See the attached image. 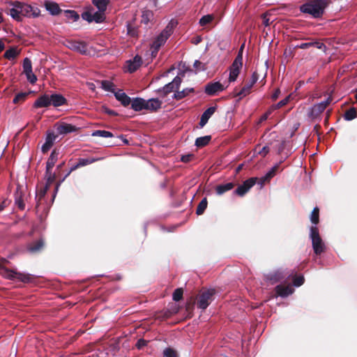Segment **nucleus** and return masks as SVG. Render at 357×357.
Here are the masks:
<instances>
[{
    "label": "nucleus",
    "instance_id": "obj_45",
    "mask_svg": "<svg viewBox=\"0 0 357 357\" xmlns=\"http://www.w3.org/2000/svg\"><path fill=\"white\" fill-rule=\"evenodd\" d=\"M356 117V111L352 107L347 110L344 114V118L347 121H351Z\"/></svg>",
    "mask_w": 357,
    "mask_h": 357
},
{
    "label": "nucleus",
    "instance_id": "obj_25",
    "mask_svg": "<svg viewBox=\"0 0 357 357\" xmlns=\"http://www.w3.org/2000/svg\"><path fill=\"white\" fill-rule=\"evenodd\" d=\"M284 277L285 275H284L282 271L277 270L266 275V278L268 281H270L271 284H274L280 281Z\"/></svg>",
    "mask_w": 357,
    "mask_h": 357
},
{
    "label": "nucleus",
    "instance_id": "obj_23",
    "mask_svg": "<svg viewBox=\"0 0 357 357\" xmlns=\"http://www.w3.org/2000/svg\"><path fill=\"white\" fill-rule=\"evenodd\" d=\"M59 150H56V149H54L47 161V163H46V169H47V174H48V172H50V169H52L53 168V167L54 166L56 162L57 161L58 158H59Z\"/></svg>",
    "mask_w": 357,
    "mask_h": 357
},
{
    "label": "nucleus",
    "instance_id": "obj_52",
    "mask_svg": "<svg viewBox=\"0 0 357 357\" xmlns=\"http://www.w3.org/2000/svg\"><path fill=\"white\" fill-rule=\"evenodd\" d=\"M27 80L31 84H34L37 81V77L32 70L24 73Z\"/></svg>",
    "mask_w": 357,
    "mask_h": 357
},
{
    "label": "nucleus",
    "instance_id": "obj_24",
    "mask_svg": "<svg viewBox=\"0 0 357 357\" xmlns=\"http://www.w3.org/2000/svg\"><path fill=\"white\" fill-rule=\"evenodd\" d=\"M114 96L124 107L128 106L131 102L130 98L122 90L114 92Z\"/></svg>",
    "mask_w": 357,
    "mask_h": 357
},
{
    "label": "nucleus",
    "instance_id": "obj_50",
    "mask_svg": "<svg viewBox=\"0 0 357 357\" xmlns=\"http://www.w3.org/2000/svg\"><path fill=\"white\" fill-rule=\"evenodd\" d=\"M27 95L28 93L26 92H21L17 93L13 100V103L17 104L21 101H24L26 98Z\"/></svg>",
    "mask_w": 357,
    "mask_h": 357
},
{
    "label": "nucleus",
    "instance_id": "obj_61",
    "mask_svg": "<svg viewBox=\"0 0 357 357\" xmlns=\"http://www.w3.org/2000/svg\"><path fill=\"white\" fill-rule=\"evenodd\" d=\"M146 344V341H145L143 339H139L137 344H136V346L138 349H141L143 347H144L145 345Z\"/></svg>",
    "mask_w": 357,
    "mask_h": 357
},
{
    "label": "nucleus",
    "instance_id": "obj_14",
    "mask_svg": "<svg viewBox=\"0 0 357 357\" xmlns=\"http://www.w3.org/2000/svg\"><path fill=\"white\" fill-rule=\"evenodd\" d=\"M102 159V158H95V157H91V158H79L78 160L77 163L74 167H71L70 170L65 176V177L63 178V180L61 181H63L65 179V178L67 177L70 174V173L72 171L75 170V169L80 167H84V166L90 165V164H92V163L99 161Z\"/></svg>",
    "mask_w": 357,
    "mask_h": 357
},
{
    "label": "nucleus",
    "instance_id": "obj_5",
    "mask_svg": "<svg viewBox=\"0 0 357 357\" xmlns=\"http://www.w3.org/2000/svg\"><path fill=\"white\" fill-rule=\"evenodd\" d=\"M0 273L6 278L10 280H17L23 282H29L31 275L22 273H19L4 267H0Z\"/></svg>",
    "mask_w": 357,
    "mask_h": 357
},
{
    "label": "nucleus",
    "instance_id": "obj_60",
    "mask_svg": "<svg viewBox=\"0 0 357 357\" xmlns=\"http://www.w3.org/2000/svg\"><path fill=\"white\" fill-rule=\"evenodd\" d=\"M273 111V109H271V107L265 114H264L261 116L260 121H266L268 119V117L269 116V115L272 113Z\"/></svg>",
    "mask_w": 357,
    "mask_h": 357
},
{
    "label": "nucleus",
    "instance_id": "obj_43",
    "mask_svg": "<svg viewBox=\"0 0 357 357\" xmlns=\"http://www.w3.org/2000/svg\"><path fill=\"white\" fill-rule=\"evenodd\" d=\"M207 204H208V202H207L206 198V197L203 198L202 199V201L199 202V204L197 208L196 213L197 215H202L206 210V208L207 207Z\"/></svg>",
    "mask_w": 357,
    "mask_h": 357
},
{
    "label": "nucleus",
    "instance_id": "obj_44",
    "mask_svg": "<svg viewBox=\"0 0 357 357\" xmlns=\"http://www.w3.org/2000/svg\"><path fill=\"white\" fill-rule=\"evenodd\" d=\"M319 209L318 207H314L310 215V220L314 226H316L319 222Z\"/></svg>",
    "mask_w": 357,
    "mask_h": 357
},
{
    "label": "nucleus",
    "instance_id": "obj_57",
    "mask_svg": "<svg viewBox=\"0 0 357 357\" xmlns=\"http://www.w3.org/2000/svg\"><path fill=\"white\" fill-rule=\"evenodd\" d=\"M45 176L47 177V181L49 184L52 183L55 178V174H52V169H50L48 174L46 173Z\"/></svg>",
    "mask_w": 357,
    "mask_h": 357
},
{
    "label": "nucleus",
    "instance_id": "obj_40",
    "mask_svg": "<svg viewBox=\"0 0 357 357\" xmlns=\"http://www.w3.org/2000/svg\"><path fill=\"white\" fill-rule=\"evenodd\" d=\"M93 3L100 11H105L108 3V0H92Z\"/></svg>",
    "mask_w": 357,
    "mask_h": 357
},
{
    "label": "nucleus",
    "instance_id": "obj_54",
    "mask_svg": "<svg viewBox=\"0 0 357 357\" xmlns=\"http://www.w3.org/2000/svg\"><path fill=\"white\" fill-rule=\"evenodd\" d=\"M212 20H213L212 15H204L199 20V24L201 26H204V25L210 23L212 21Z\"/></svg>",
    "mask_w": 357,
    "mask_h": 357
},
{
    "label": "nucleus",
    "instance_id": "obj_41",
    "mask_svg": "<svg viewBox=\"0 0 357 357\" xmlns=\"http://www.w3.org/2000/svg\"><path fill=\"white\" fill-rule=\"evenodd\" d=\"M104 12L105 11H100L99 10L98 11L93 12V19H94L93 22L96 23L102 22L105 19Z\"/></svg>",
    "mask_w": 357,
    "mask_h": 357
},
{
    "label": "nucleus",
    "instance_id": "obj_3",
    "mask_svg": "<svg viewBox=\"0 0 357 357\" xmlns=\"http://www.w3.org/2000/svg\"><path fill=\"white\" fill-rule=\"evenodd\" d=\"M330 3V0H310L300 7L303 13L311 15L314 18L320 17Z\"/></svg>",
    "mask_w": 357,
    "mask_h": 357
},
{
    "label": "nucleus",
    "instance_id": "obj_6",
    "mask_svg": "<svg viewBox=\"0 0 357 357\" xmlns=\"http://www.w3.org/2000/svg\"><path fill=\"white\" fill-rule=\"evenodd\" d=\"M332 98L328 97L325 100L319 103L314 104L312 107H310L307 111V116L310 119H317L331 102Z\"/></svg>",
    "mask_w": 357,
    "mask_h": 357
},
{
    "label": "nucleus",
    "instance_id": "obj_42",
    "mask_svg": "<svg viewBox=\"0 0 357 357\" xmlns=\"http://www.w3.org/2000/svg\"><path fill=\"white\" fill-rule=\"evenodd\" d=\"M92 136H97V137H105V138H109V137H112L114 136V135L111 132H109V131L102 130H95L92 133Z\"/></svg>",
    "mask_w": 357,
    "mask_h": 357
},
{
    "label": "nucleus",
    "instance_id": "obj_64",
    "mask_svg": "<svg viewBox=\"0 0 357 357\" xmlns=\"http://www.w3.org/2000/svg\"><path fill=\"white\" fill-rule=\"evenodd\" d=\"M192 155H185L181 157V161L183 162H188L191 160Z\"/></svg>",
    "mask_w": 357,
    "mask_h": 357
},
{
    "label": "nucleus",
    "instance_id": "obj_47",
    "mask_svg": "<svg viewBox=\"0 0 357 357\" xmlns=\"http://www.w3.org/2000/svg\"><path fill=\"white\" fill-rule=\"evenodd\" d=\"M269 151L270 149L268 146H264L261 148L259 145H257L255 148V151H257V154L262 157H265L269 153Z\"/></svg>",
    "mask_w": 357,
    "mask_h": 357
},
{
    "label": "nucleus",
    "instance_id": "obj_17",
    "mask_svg": "<svg viewBox=\"0 0 357 357\" xmlns=\"http://www.w3.org/2000/svg\"><path fill=\"white\" fill-rule=\"evenodd\" d=\"M162 101L158 98H151L145 100V109L155 112L161 107Z\"/></svg>",
    "mask_w": 357,
    "mask_h": 357
},
{
    "label": "nucleus",
    "instance_id": "obj_63",
    "mask_svg": "<svg viewBox=\"0 0 357 357\" xmlns=\"http://www.w3.org/2000/svg\"><path fill=\"white\" fill-rule=\"evenodd\" d=\"M280 167V163H276L275 165H273L269 171L272 172V174L275 176L277 171L278 170Z\"/></svg>",
    "mask_w": 357,
    "mask_h": 357
},
{
    "label": "nucleus",
    "instance_id": "obj_21",
    "mask_svg": "<svg viewBox=\"0 0 357 357\" xmlns=\"http://www.w3.org/2000/svg\"><path fill=\"white\" fill-rule=\"evenodd\" d=\"M294 289L290 285L288 286H282L278 285L275 287L276 294L281 297H287L293 294Z\"/></svg>",
    "mask_w": 357,
    "mask_h": 357
},
{
    "label": "nucleus",
    "instance_id": "obj_8",
    "mask_svg": "<svg viewBox=\"0 0 357 357\" xmlns=\"http://www.w3.org/2000/svg\"><path fill=\"white\" fill-rule=\"evenodd\" d=\"M214 294V289H208L202 292L197 301V307L202 310H205L212 301V297Z\"/></svg>",
    "mask_w": 357,
    "mask_h": 357
},
{
    "label": "nucleus",
    "instance_id": "obj_19",
    "mask_svg": "<svg viewBox=\"0 0 357 357\" xmlns=\"http://www.w3.org/2000/svg\"><path fill=\"white\" fill-rule=\"evenodd\" d=\"M142 62V58L139 56L136 55L132 60L127 61L128 71L130 73L136 71L141 66Z\"/></svg>",
    "mask_w": 357,
    "mask_h": 357
},
{
    "label": "nucleus",
    "instance_id": "obj_56",
    "mask_svg": "<svg viewBox=\"0 0 357 357\" xmlns=\"http://www.w3.org/2000/svg\"><path fill=\"white\" fill-rule=\"evenodd\" d=\"M304 280L303 276L296 277L293 281L294 286L297 287L301 286L304 283Z\"/></svg>",
    "mask_w": 357,
    "mask_h": 357
},
{
    "label": "nucleus",
    "instance_id": "obj_7",
    "mask_svg": "<svg viewBox=\"0 0 357 357\" xmlns=\"http://www.w3.org/2000/svg\"><path fill=\"white\" fill-rule=\"evenodd\" d=\"M242 61H243V56L241 53H239L237 56L235 58L234 61H233L231 66L229 68V82H233L236 81L237 79L241 68L242 67Z\"/></svg>",
    "mask_w": 357,
    "mask_h": 357
},
{
    "label": "nucleus",
    "instance_id": "obj_31",
    "mask_svg": "<svg viewBox=\"0 0 357 357\" xmlns=\"http://www.w3.org/2000/svg\"><path fill=\"white\" fill-rule=\"evenodd\" d=\"M194 91L195 90L193 88H185L182 91H178L177 89L174 93L173 98L177 100H180L188 96L190 93H193Z\"/></svg>",
    "mask_w": 357,
    "mask_h": 357
},
{
    "label": "nucleus",
    "instance_id": "obj_20",
    "mask_svg": "<svg viewBox=\"0 0 357 357\" xmlns=\"http://www.w3.org/2000/svg\"><path fill=\"white\" fill-rule=\"evenodd\" d=\"M66 103V99L61 94L53 93L50 95V105L60 107Z\"/></svg>",
    "mask_w": 357,
    "mask_h": 357
},
{
    "label": "nucleus",
    "instance_id": "obj_62",
    "mask_svg": "<svg viewBox=\"0 0 357 357\" xmlns=\"http://www.w3.org/2000/svg\"><path fill=\"white\" fill-rule=\"evenodd\" d=\"M280 167V163H276L275 165H273L269 171L272 172V174L275 176L277 171L278 170Z\"/></svg>",
    "mask_w": 357,
    "mask_h": 357
},
{
    "label": "nucleus",
    "instance_id": "obj_58",
    "mask_svg": "<svg viewBox=\"0 0 357 357\" xmlns=\"http://www.w3.org/2000/svg\"><path fill=\"white\" fill-rule=\"evenodd\" d=\"M194 67L199 71L205 70L204 65L198 60L195 61Z\"/></svg>",
    "mask_w": 357,
    "mask_h": 357
},
{
    "label": "nucleus",
    "instance_id": "obj_49",
    "mask_svg": "<svg viewBox=\"0 0 357 357\" xmlns=\"http://www.w3.org/2000/svg\"><path fill=\"white\" fill-rule=\"evenodd\" d=\"M289 98H290V96H287L285 98H284L283 100H280L277 104L273 105L271 107V109L275 110V109H279V108L284 106L289 101Z\"/></svg>",
    "mask_w": 357,
    "mask_h": 357
},
{
    "label": "nucleus",
    "instance_id": "obj_30",
    "mask_svg": "<svg viewBox=\"0 0 357 357\" xmlns=\"http://www.w3.org/2000/svg\"><path fill=\"white\" fill-rule=\"evenodd\" d=\"M46 10L52 15H57L61 12L59 5L52 1H47L45 3Z\"/></svg>",
    "mask_w": 357,
    "mask_h": 357
},
{
    "label": "nucleus",
    "instance_id": "obj_9",
    "mask_svg": "<svg viewBox=\"0 0 357 357\" xmlns=\"http://www.w3.org/2000/svg\"><path fill=\"white\" fill-rule=\"evenodd\" d=\"M259 75L257 72H254L252 74L250 80L238 92L235 96L238 97L239 100L248 96L250 91L253 85L257 82Z\"/></svg>",
    "mask_w": 357,
    "mask_h": 357
},
{
    "label": "nucleus",
    "instance_id": "obj_29",
    "mask_svg": "<svg viewBox=\"0 0 357 357\" xmlns=\"http://www.w3.org/2000/svg\"><path fill=\"white\" fill-rule=\"evenodd\" d=\"M16 3L20 8V13L22 18L31 15L32 11V7L31 6L19 1H16Z\"/></svg>",
    "mask_w": 357,
    "mask_h": 357
},
{
    "label": "nucleus",
    "instance_id": "obj_15",
    "mask_svg": "<svg viewBox=\"0 0 357 357\" xmlns=\"http://www.w3.org/2000/svg\"><path fill=\"white\" fill-rule=\"evenodd\" d=\"M224 86L219 82H210L205 86V93L209 96H214L216 93L224 91Z\"/></svg>",
    "mask_w": 357,
    "mask_h": 357
},
{
    "label": "nucleus",
    "instance_id": "obj_12",
    "mask_svg": "<svg viewBox=\"0 0 357 357\" xmlns=\"http://www.w3.org/2000/svg\"><path fill=\"white\" fill-rule=\"evenodd\" d=\"M66 47L82 54H86L87 53V45L86 43L83 41L68 40L66 42Z\"/></svg>",
    "mask_w": 357,
    "mask_h": 357
},
{
    "label": "nucleus",
    "instance_id": "obj_34",
    "mask_svg": "<svg viewBox=\"0 0 357 357\" xmlns=\"http://www.w3.org/2000/svg\"><path fill=\"white\" fill-rule=\"evenodd\" d=\"M20 52L18 51L16 47H12L10 49L7 50L4 53V57L8 60L14 59L18 54Z\"/></svg>",
    "mask_w": 357,
    "mask_h": 357
},
{
    "label": "nucleus",
    "instance_id": "obj_22",
    "mask_svg": "<svg viewBox=\"0 0 357 357\" xmlns=\"http://www.w3.org/2000/svg\"><path fill=\"white\" fill-rule=\"evenodd\" d=\"M311 47H315L317 49L324 50V52L326 50V46L323 43H320L319 41L303 43H301L296 46V48H300V49H303V50L307 49Z\"/></svg>",
    "mask_w": 357,
    "mask_h": 357
},
{
    "label": "nucleus",
    "instance_id": "obj_2",
    "mask_svg": "<svg viewBox=\"0 0 357 357\" xmlns=\"http://www.w3.org/2000/svg\"><path fill=\"white\" fill-rule=\"evenodd\" d=\"M177 25V22L174 20H171L165 28L161 33L155 38L151 46V55L155 56L160 47L163 45L167 40L173 33L174 28Z\"/></svg>",
    "mask_w": 357,
    "mask_h": 357
},
{
    "label": "nucleus",
    "instance_id": "obj_1",
    "mask_svg": "<svg viewBox=\"0 0 357 357\" xmlns=\"http://www.w3.org/2000/svg\"><path fill=\"white\" fill-rule=\"evenodd\" d=\"M177 25V22L174 20H171L165 28L161 33L155 38L151 46V55L155 56L160 47L163 45L167 40L173 33L174 28Z\"/></svg>",
    "mask_w": 357,
    "mask_h": 357
},
{
    "label": "nucleus",
    "instance_id": "obj_36",
    "mask_svg": "<svg viewBox=\"0 0 357 357\" xmlns=\"http://www.w3.org/2000/svg\"><path fill=\"white\" fill-rule=\"evenodd\" d=\"M44 245V242L42 239H40L36 242H34L33 244L30 245L29 246V251L30 252H38L40 251L42 248L43 247Z\"/></svg>",
    "mask_w": 357,
    "mask_h": 357
},
{
    "label": "nucleus",
    "instance_id": "obj_4",
    "mask_svg": "<svg viewBox=\"0 0 357 357\" xmlns=\"http://www.w3.org/2000/svg\"><path fill=\"white\" fill-rule=\"evenodd\" d=\"M310 238L312 241V246L314 252L317 255H321L326 250V245L321 239L319 229L317 226H312L310 228Z\"/></svg>",
    "mask_w": 357,
    "mask_h": 357
},
{
    "label": "nucleus",
    "instance_id": "obj_33",
    "mask_svg": "<svg viewBox=\"0 0 357 357\" xmlns=\"http://www.w3.org/2000/svg\"><path fill=\"white\" fill-rule=\"evenodd\" d=\"M15 205L20 209L24 210L25 208V204L23 202L22 197V192L19 191V188H17V190L15 193Z\"/></svg>",
    "mask_w": 357,
    "mask_h": 357
},
{
    "label": "nucleus",
    "instance_id": "obj_10",
    "mask_svg": "<svg viewBox=\"0 0 357 357\" xmlns=\"http://www.w3.org/2000/svg\"><path fill=\"white\" fill-rule=\"evenodd\" d=\"M257 178L252 177L245 181L243 184L240 185L234 191V193L240 196H244L249 190L255 185Z\"/></svg>",
    "mask_w": 357,
    "mask_h": 357
},
{
    "label": "nucleus",
    "instance_id": "obj_59",
    "mask_svg": "<svg viewBox=\"0 0 357 357\" xmlns=\"http://www.w3.org/2000/svg\"><path fill=\"white\" fill-rule=\"evenodd\" d=\"M268 13H265L263 15V17H262V19H263V24L265 26H268L271 24V23L272 22L271 21V20L268 17Z\"/></svg>",
    "mask_w": 357,
    "mask_h": 357
},
{
    "label": "nucleus",
    "instance_id": "obj_48",
    "mask_svg": "<svg viewBox=\"0 0 357 357\" xmlns=\"http://www.w3.org/2000/svg\"><path fill=\"white\" fill-rule=\"evenodd\" d=\"M22 67L24 73L32 70L31 61L29 58L26 57L23 61Z\"/></svg>",
    "mask_w": 357,
    "mask_h": 357
},
{
    "label": "nucleus",
    "instance_id": "obj_38",
    "mask_svg": "<svg viewBox=\"0 0 357 357\" xmlns=\"http://www.w3.org/2000/svg\"><path fill=\"white\" fill-rule=\"evenodd\" d=\"M275 176L269 170L266 173L265 175L261 176L258 181V185L260 186L261 188H262L264 185V184L266 182L270 181V180L274 177Z\"/></svg>",
    "mask_w": 357,
    "mask_h": 357
},
{
    "label": "nucleus",
    "instance_id": "obj_51",
    "mask_svg": "<svg viewBox=\"0 0 357 357\" xmlns=\"http://www.w3.org/2000/svg\"><path fill=\"white\" fill-rule=\"evenodd\" d=\"M183 297V290L182 289H176L174 290L173 294H172V298L174 301H179L181 300Z\"/></svg>",
    "mask_w": 357,
    "mask_h": 357
},
{
    "label": "nucleus",
    "instance_id": "obj_53",
    "mask_svg": "<svg viewBox=\"0 0 357 357\" xmlns=\"http://www.w3.org/2000/svg\"><path fill=\"white\" fill-rule=\"evenodd\" d=\"M163 357H177V354L173 349L166 348L163 351Z\"/></svg>",
    "mask_w": 357,
    "mask_h": 357
},
{
    "label": "nucleus",
    "instance_id": "obj_18",
    "mask_svg": "<svg viewBox=\"0 0 357 357\" xmlns=\"http://www.w3.org/2000/svg\"><path fill=\"white\" fill-rule=\"evenodd\" d=\"M49 106H50V96L48 94L40 96L33 104V107L36 108L47 107Z\"/></svg>",
    "mask_w": 357,
    "mask_h": 357
},
{
    "label": "nucleus",
    "instance_id": "obj_16",
    "mask_svg": "<svg viewBox=\"0 0 357 357\" xmlns=\"http://www.w3.org/2000/svg\"><path fill=\"white\" fill-rule=\"evenodd\" d=\"M57 136L52 131H48L46 135L45 142L42 145L41 151L43 153L47 152L53 146Z\"/></svg>",
    "mask_w": 357,
    "mask_h": 357
},
{
    "label": "nucleus",
    "instance_id": "obj_35",
    "mask_svg": "<svg viewBox=\"0 0 357 357\" xmlns=\"http://www.w3.org/2000/svg\"><path fill=\"white\" fill-rule=\"evenodd\" d=\"M211 139L210 135H206L204 137H197L195 140V146L197 147H203L207 145Z\"/></svg>",
    "mask_w": 357,
    "mask_h": 357
},
{
    "label": "nucleus",
    "instance_id": "obj_13",
    "mask_svg": "<svg viewBox=\"0 0 357 357\" xmlns=\"http://www.w3.org/2000/svg\"><path fill=\"white\" fill-rule=\"evenodd\" d=\"M55 128L58 134L63 135L75 132L77 130V128L75 126L65 122L58 123L56 124Z\"/></svg>",
    "mask_w": 357,
    "mask_h": 357
},
{
    "label": "nucleus",
    "instance_id": "obj_28",
    "mask_svg": "<svg viewBox=\"0 0 357 357\" xmlns=\"http://www.w3.org/2000/svg\"><path fill=\"white\" fill-rule=\"evenodd\" d=\"M8 14L16 21H22V17L20 13V8L17 5L16 1L13 3V7L8 10Z\"/></svg>",
    "mask_w": 357,
    "mask_h": 357
},
{
    "label": "nucleus",
    "instance_id": "obj_11",
    "mask_svg": "<svg viewBox=\"0 0 357 357\" xmlns=\"http://www.w3.org/2000/svg\"><path fill=\"white\" fill-rule=\"evenodd\" d=\"M181 82V78L179 76H176L172 82L165 84L162 88L159 89L158 91V93H162L164 96H166L170 92L178 89Z\"/></svg>",
    "mask_w": 357,
    "mask_h": 357
},
{
    "label": "nucleus",
    "instance_id": "obj_55",
    "mask_svg": "<svg viewBox=\"0 0 357 357\" xmlns=\"http://www.w3.org/2000/svg\"><path fill=\"white\" fill-rule=\"evenodd\" d=\"M82 18L87 21L88 22H93V12L91 11H85L82 14Z\"/></svg>",
    "mask_w": 357,
    "mask_h": 357
},
{
    "label": "nucleus",
    "instance_id": "obj_39",
    "mask_svg": "<svg viewBox=\"0 0 357 357\" xmlns=\"http://www.w3.org/2000/svg\"><path fill=\"white\" fill-rule=\"evenodd\" d=\"M65 17L68 20L76 22L79 18V15L75 10H66L64 11Z\"/></svg>",
    "mask_w": 357,
    "mask_h": 357
},
{
    "label": "nucleus",
    "instance_id": "obj_37",
    "mask_svg": "<svg viewBox=\"0 0 357 357\" xmlns=\"http://www.w3.org/2000/svg\"><path fill=\"white\" fill-rule=\"evenodd\" d=\"M101 84V88L105 91L109 92H112L114 93L115 89H114V84L109 80H102L100 82Z\"/></svg>",
    "mask_w": 357,
    "mask_h": 357
},
{
    "label": "nucleus",
    "instance_id": "obj_26",
    "mask_svg": "<svg viewBox=\"0 0 357 357\" xmlns=\"http://www.w3.org/2000/svg\"><path fill=\"white\" fill-rule=\"evenodd\" d=\"M131 108L136 112L145 109V100L142 98H135L131 100Z\"/></svg>",
    "mask_w": 357,
    "mask_h": 357
},
{
    "label": "nucleus",
    "instance_id": "obj_27",
    "mask_svg": "<svg viewBox=\"0 0 357 357\" xmlns=\"http://www.w3.org/2000/svg\"><path fill=\"white\" fill-rule=\"evenodd\" d=\"M215 111V107H211L208 108L202 114L200 119L199 125L201 127L204 126L211 116L214 114Z\"/></svg>",
    "mask_w": 357,
    "mask_h": 357
},
{
    "label": "nucleus",
    "instance_id": "obj_32",
    "mask_svg": "<svg viewBox=\"0 0 357 357\" xmlns=\"http://www.w3.org/2000/svg\"><path fill=\"white\" fill-rule=\"evenodd\" d=\"M234 183L231 182L218 185L215 188L216 194L218 195H222L226 192L231 190L234 188Z\"/></svg>",
    "mask_w": 357,
    "mask_h": 357
},
{
    "label": "nucleus",
    "instance_id": "obj_46",
    "mask_svg": "<svg viewBox=\"0 0 357 357\" xmlns=\"http://www.w3.org/2000/svg\"><path fill=\"white\" fill-rule=\"evenodd\" d=\"M153 17V13L150 10H144L142 15V22L147 24Z\"/></svg>",
    "mask_w": 357,
    "mask_h": 357
}]
</instances>
